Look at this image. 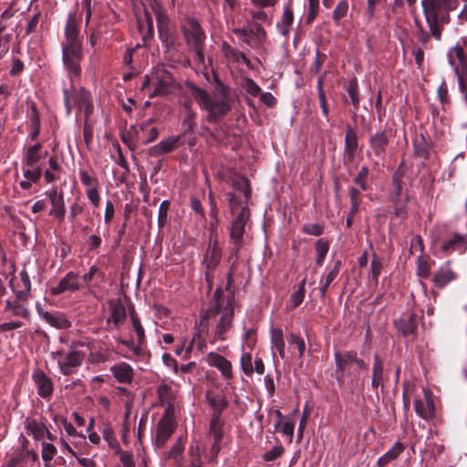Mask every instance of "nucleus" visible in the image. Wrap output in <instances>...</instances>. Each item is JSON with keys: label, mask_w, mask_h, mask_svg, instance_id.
<instances>
[{"label": "nucleus", "mask_w": 467, "mask_h": 467, "mask_svg": "<svg viewBox=\"0 0 467 467\" xmlns=\"http://www.w3.org/2000/svg\"><path fill=\"white\" fill-rule=\"evenodd\" d=\"M108 304L109 316L107 325L112 324L115 328H119L127 318L126 307L119 298L110 299Z\"/></svg>", "instance_id": "obj_12"}, {"label": "nucleus", "mask_w": 467, "mask_h": 467, "mask_svg": "<svg viewBox=\"0 0 467 467\" xmlns=\"http://www.w3.org/2000/svg\"><path fill=\"white\" fill-rule=\"evenodd\" d=\"M57 448L47 442H42V459L44 462H50L57 454Z\"/></svg>", "instance_id": "obj_62"}, {"label": "nucleus", "mask_w": 467, "mask_h": 467, "mask_svg": "<svg viewBox=\"0 0 467 467\" xmlns=\"http://www.w3.org/2000/svg\"><path fill=\"white\" fill-rule=\"evenodd\" d=\"M241 367L243 372L246 376H251L254 373V367L252 363V354L249 352L244 353L241 357Z\"/></svg>", "instance_id": "obj_57"}, {"label": "nucleus", "mask_w": 467, "mask_h": 467, "mask_svg": "<svg viewBox=\"0 0 467 467\" xmlns=\"http://www.w3.org/2000/svg\"><path fill=\"white\" fill-rule=\"evenodd\" d=\"M422 318V315L415 312H404L399 318L395 319L393 324L395 328L405 337H416L418 334V325Z\"/></svg>", "instance_id": "obj_7"}, {"label": "nucleus", "mask_w": 467, "mask_h": 467, "mask_svg": "<svg viewBox=\"0 0 467 467\" xmlns=\"http://www.w3.org/2000/svg\"><path fill=\"white\" fill-rule=\"evenodd\" d=\"M79 179L81 183L88 189L91 187H99V181L96 177L91 176L86 170L80 169L78 171Z\"/></svg>", "instance_id": "obj_52"}, {"label": "nucleus", "mask_w": 467, "mask_h": 467, "mask_svg": "<svg viewBox=\"0 0 467 467\" xmlns=\"http://www.w3.org/2000/svg\"><path fill=\"white\" fill-rule=\"evenodd\" d=\"M287 340L290 345L296 346V348L298 350L299 358H302L304 356L305 350H306V344H305V340L303 339V337H301L300 336H298L296 334H290L287 337Z\"/></svg>", "instance_id": "obj_55"}, {"label": "nucleus", "mask_w": 467, "mask_h": 467, "mask_svg": "<svg viewBox=\"0 0 467 467\" xmlns=\"http://www.w3.org/2000/svg\"><path fill=\"white\" fill-rule=\"evenodd\" d=\"M250 218V210L247 206H243L233 220L230 226V240L244 241V232L247 221Z\"/></svg>", "instance_id": "obj_10"}, {"label": "nucleus", "mask_w": 467, "mask_h": 467, "mask_svg": "<svg viewBox=\"0 0 467 467\" xmlns=\"http://www.w3.org/2000/svg\"><path fill=\"white\" fill-rule=\"evenodd\" d=\"M85 355L82 351L72 350L62 359L58 360L60 371L65 376H69L79 368L84 360Z\"/></svg>", "instance_id": "obj_13"}, {"label": "nucleus", "mask_w": 467, "mask_h": 467, "mask_svg": "<svg viewBox=\"0 0 467 467\" xmlns=\"http://www.w3.org/2000/svg\"><path fill=\"white\" fill-rule=\"evenodd\" d=\"M344 88L348 92L350 103L354 108V114H356L358 109H359L360 101L358 79L356 78L349 79L348 83L344 85Z\"/></svg>", "instance_id": "obj_30"}, {"label": "nucleus", "mask_w": 467, "mask_h": 467, "mask_svg": "<svg viewBox=\"0 0 467 467\" xmlns=\"http://www.w3.org/2000/svg\"><path fill=\"white\" fill-rule=\"evenodd\" d=\"M457 0H422L423 15L431 35L440 41L443 26L448 24V12L456 6Z\"/></svg>", "instance_id": "obj_4"}, {"label": "nucleus", "mask_w": 467, "mask_h": 467, "mask_svg": "<svg viewBox=\"0 0 467 467\" xmlns=\"http://www.w3.org/2000/svg\"><path fill=\"white\" fill-rule=\"evenodd\" d=\"M326 58H327V55L321 53L319 49H317L316 50V57L310 67L311 72L314 74H317L320 71L322 65L324 64Z\"/></svg>", "instance_id": "obj_63"}, {"label": "nucleus", "mask_w": 467, "mask_h": 467, "mask_svg": "<svg viewBox=\"0 0 467 467\" xmlns=\"http://www.w3.org/2000/svg\"><path fill=\"white\" fill-rule=\"evenodd\" d=\"M152 11L156 17L159 37L165 47L166 51L175 48L177 33L174 25L167 16L164 9L159 5H152Z\"/></svg>", "instance_id": "obj_6"}, {"label": "nucleus", "mask_w": 467, "mask_h": 467, "mask_svg": "<svg viewBox=\"0 0 467 467\" xmlns=\"http://www.w3.org/2000/svg\"><path fill=\"white\" fill-rule=\"evenodd\" d=\"M389 144V139L385 130L377 131L368 139L369 148L378 158H383L386 155Z\"/></svg>", "instance_id": "obj_17"}, {"label": "nucleus", "mask_w": 467, "mask_h": 467, "mask_svg": "<svg viewBox=\"0 0 467 467\" xmlns=\"http://www.w3.org/2000/svg\"><path fill=\"white\" fill-rule=\"evenodd\" d=\"M186 87L201 109L207 111L205 120L208 123L215 124L220 122L232 110L229 88L218 78H216L213 97L192 82L188 81Z\"/></svg>", "instance_id": "obj_2"}, {"label": "nucleus", "mask_w": 467, "mask_h": 467, "mask_svg": "<svg viewBox=\"0 0 467 467\" xmlns=\"http://www.w3.org/2000/svg\"><path fill=\"white\" fill-rule=\"evenodd\" d=\"M431 264L430 262L419 255L417 259V275L421 278H428L431 275Z\"/></svg>", "instance_id": "obj_50"}, {"label": "nucleus", "mask_w": 467, "mask_h": 467, "mask_svg": "<svg viewBox=\"0 0 467 467\" xmlns=\"http://www.w3.org/2000/svg\"><path fill=\"white\" fill-rule=\"evenodd\" d=\"M393 208V215L400 220H406L408 218V202H410V195L405 192L404 195L400 196H389Z\"/></svg>", "instance_id": "obj_23"}, {"label": "nucleus", "mask_w": 467, "mask_h": 467, "mask_svg": "<svg viewBox=\"0 0 467 467\" xmlns=\"http://www.w3.org/2000/svg\"><path fill=\"white\" fill-rule=\"evenodd\" d=\"M153 85L154 89L150 94V98L166 96L172 93L176 88V80L171 72L161 71L157 73Z\"/></svg>", "instance_id": "obj_8"}, {"label": "nucleus", "mask_w": 467, "mask_h": 467, "mask_svg": "<svg viewBox=\"0 0 467 467\" xmlns=\"http://www.w3.org/2000/svg\"><path fill=\"white\" fill-rule=\"evenodd\" d=\"M423 252L424 244L422 238L420 235L413 236L410 240V254H415L419 253V255L422 256Z\"/></svg>", "instance_id": "obj_58"}, {"label": "nucleus", "mask_w": 467, "mask_h": 467, "mask_svg": "<svg viewBox=\"0 0 467 467\" xmlns=\"http://www.w3.org/2000/svg\"><path fill=\"white\" fill-rule=\"evenodd\" d=\"M336 370L335 377L339 384L344 382L346 377L350 376V368L353 363L352 350L339 352L334 354Z\"/></svg>", "instance_id": "obj_9"}, {"label": "nucleus", "mask_w": 467, "mask_h": 467, "mask_svg": "<svg viewBox=\"0 0 467 467\" xmlns=\"http://www.w3.org/2000/svg\"><path fill=\"white\" fill-rule=\"evenodd\" d=\"M324 229L325 226L322 223H305L301 231L308 235L319 236L324 233Z\"/></svg>", "instance_id": "obj_54"}, {"label": "nucleus", "mask_w": 467, "mask_h": 467, "mask_svg": "<svg viewBox=\"0 0 467 467\" xmlns=\"http://www.w3.org/2000/svg\"><path fill=\"white\" fill-rule=\"evenodd\" d=\"M195 119H196L195 111L185 112L184 118L182 122V132L181 135H182V137L187 136L188 134L193 133L194 129L196 127Z\"/></svg>", "instance_id": "obj_42"}, {"label": "nucleus", "mask_w": 467, "mask_h": 467, "mask_svg": "<svg viewBox=\"0 0 467 467\" xmlns=\"http://www.w3.org/2000/svg\"><path fill=\"white\" fill-rule=\"evenodd\" d=\"M342 261L337 260L334 263L333 267L328 271L327 275L325 276V280H323L325 283L331 285L335 279L337 277L341 268H342Z\"/></svg>", "instance_id": "obj_59"}, {"label": "nucleus", "mask_w": 467, "mask_h": 467, "mask_svg": "<svg viewBox=\"0 0 467 467\" xmlns=\"http://www.w3.org/2000/svg\"><path fill=\"white\" fill-rule=\"evenodd\" d=\"M182 33L189 49L194 52L201 63H203L206 35L200 23L194 18L188 19L187 26H183Z\"/></svg>", "instance_id": "obj_5"}, {"label": "nucleus", "mask_w": 467, "mask_h": 467, "mask_svg": "<svg viewBox=\"0 0 467 467\" xmlns=\"http://www.w3.org/2000/svg\"><path fill=\"white\" fill-rule=\"evenodd\" d=\"M65 40L61 44L62 62L71 80L80 78L82 68L80 63L84 59L82 39L79 36V28L74 14H69L67 19Z\"/></svg>", "instance_id": "obj_3"}, {"label": "nucleus", "mask_w": 467, "mask_h": 467, "mask_svg": "<svg viewBox=\"0 0 467 467\" xmlns=\"http://www.w3.org/2000/svg\"><path fill=\"white\" fill-rule=\"evenodd\" d=\"M27 118L28 129L30 130V132L28 134V140H36L40 134L41 121L38 109L34 102H32L29 106Z\"/></svg>", "instance_id": "obj_25"}, {"label": "nucleus", "mask_w": 467, "mask_h": 467, "mask_svg": "<svg viewBox=\"0 0 467 467\" xmlns=\"http://www.w3.org/2000/svg\"><path fill=\"white\" fill-rule=\"evenodd\" d=\"M33 379L37 387V393L43 399L50 398L54 388L50 378H48L42 370L35 371Z\"/></svg>", "instance_id": "obj_21"}, {"label": "nucleus", "mask_w": 467, "mask_h": 467, "mask_svg": "<svg viewBox=\"0 0 467 467\" xmlns=\"http://www.w3.org/2000/svg\"><path fill=\"white\" fill-rule=\"evenodd\" d=\"M223 422L222 421L221 418L219 419H211L210 421V433L213 437V440L217 442H222L223 438Z\"/></svg>", "instance_id": "obj_45"}, {"label": "nucleus", "mask_w": 467, "mask_h": 467, "mask_svg": "<svg viewBox=\"0 0 467 467\" xmlns=\"http://www.w3.org/2000/svg\"><path fill=\"white\" fill-rule=\"evenodd\" d=\"M206 361L211 367L219 369L225 379L233 378L232 364L223 356L215 352H210L206 357Z\"/></svg>", "instance_id": "obj_18"}, {"label": "nucleus", "mask_w": 467, "mask_h": 467, "mask_svg": "<svg viewBox=\"0 0 467 467\" xmlns=\"http://www.w3.org/2000/svg\"><path fill=\"white\" fill-rule=\"evenodd\" d=\"M182 135L170 136L160 141L158 144L150 147L147 153L150 157H159L161 155L170 153L182 145Z\"/></svg>", "instance_id": "obj_15"}, {"label": "nucleus", "mask_w": 467, "mask_h": 467, "mask_svg": "<svg viewBox=\"0 0 467 467\" xmlns=\"http://www.w3.org/2000/svg\"><path fill=\"white\" fill-rule=\"evenodd\" d=\"M42 317L47 323L57 329H67L71 327V322L62 313L46 311L42 314Z\"/></svg>", "instance_id": "obj_29"}, {"label": "nucleus", "mask_w": 467, "mask_h": 467, "mask_svg": "<svg viewBox=\"0 0 467 467\" xmlns=\"http://www.w3.org/2000/svg\"><path fill=\"white\" fill-rule=\"evenodd\" d=\"M457 278L456 272L451 268V261L442 264L435 272L432 277L434 285L439 288H444L448 284Z\"/></svg>", "instance_id": "obj_16"}, {"label": "nucleus", "mask_w": 467, "mask_h": 467, "mask_svg": "<svg viewBox=\"0 0 467 467\" xmlns=\"http://www.w3.org/2000/svg\"><path fill=\"white\" fill-rule=\"evenodd\" d=\"M284 452H285L284 446L282 444H278V445L275 446L272 450L266 451L263 455V459L265 462H273V461L276 460L277 458H279L280 456H282Z\"/></svg>", "instance_id": "obj_60"}, {"label": "nucleus", "mask_w": 467, "mask_h": 467, "mask_svg": "<svg viewBox=\"0 0 467 467\" xmlns=\"http://www.w3.org/2000/svg\"><path fill=\"white\" fill-rule=\"evenodd\" d=\"M414 154L427 160L429 158V145L423 136L420 139H416L413 141Z\"/></svg>", "instance_id": "obj_46"}, {"label": "nucleus", "mask_w": 467, "mask_h": 467, "mask_svg": "<svg viewBox=\"0 0 467 467\" xmlns=\"http://www.w3.org/2000/svg\"><path fill=\"white\" fill-rule=\"evenodd\" d=\"M209 405L213 409L212 418L219 419L223 411L228 407V401L224 397H207Z\"/></svg>", "instance_id": "obj_36"}, {"label": "nucleus", "mask_w": 467, "mask_h": 467, "mask_svg": "<svg viewBox=\"0 0 467 467\" xmlns=\"http://www.w3.org/2000/svg\"><path fill=\"white\" fill-rule=\"evenodd\" d=\"M235 190L244 193L246 200L251 197L252 190L249 180L245 177H239L234 181Z\"/></svg>", "instance_id": "obj_48"}, {"label": "nucleus", "mask_w": 467, "mask_h": 467, "mask_svg": "<svg viewBox=\"0 0 467 467\" xmlns=\"http://www.w3.org/2000/svg\"><path fill=\"white\" fill-rule=\"evenodd\" d=\"M184 441L182 437H178L175 443L169 451V459L173 461L175 467H186V461L183 456Z\"/></svg>", "instance_id": "obj_28"}, {"label": "nucleus", "mask_w": 467, "mask_h": 467, "mask_svg": "<svg viewBox=\"0 0 467 467\" xmlns=\"http://www.w3.org/2000/svg\"><path fill=\"white\" fill-rule=\"evenodd\" d=\"M244 241H235V240H230L229 241V255H228V261L232 262V265L230 266V272H233L234 268L236 266V264L240 258V250L244 245ZM234 275V273H232Z\"/></svg>", "instance_id": "obj_35"}, {"label": "nucleus", "mask_w": 467, "mask_h": 467, "mask_svg": "<svg viewBox=\"0 0 467 467\" xmlns=\"http://www.w3.org/2000/svg\"><path fill=\"white\" fill-rule=\"evenodd\" d=\"M405 182H403V171L399 168L392 175V188L389 196H400L403 194V188Z\"/></svg>", "instance_id": "obj_38"}, {"label": "nucleus", "mask_w": 467, "mask_h": 467, "mask_svg": "<svg viewBox=\"0 0 467 467\" xmlns=\"http://www.w3.org/2000/svg\"><path fill=\"white\" fill-rule=\"evenodd\" d=\"M42 143L37 142L35 145L29 146L24 155L22 164L29 168L40 166L41 160L47 157V150H42Z\"/></svg>", "instance_id": "obj_19"}, {"label": "nucleus", "mask_w": 467, "mask_h": 467, "mask_svg": "<svg viewBox=\"0 0 467 467\" xmlns=\"http://www.w3.org/2000/svg\"><path fill=\"white\" fill-rule=\"evenodd\" d=\"M170 206L171 202L168 200L162 201L161 203L160 204L158 212V225L160 228L164 227L167 222L168 211L170 209Z\"/></svg>", "instance_id": "obj_53"}, {"label": "nucleus", "mask_w": 467, "mask_h": 467, "mask_svg": "<svg viewBox=\"0 0 467 467\" xmlns=\"http://www.w3.org/2000/svg\"><path fill=\"white\" fill-rule=\"evenodd\" d=\"M222 51L227 58H231L234 62H238L242 59L244 63L248 64L250 60L246 57V56L238 51L237 49L232 47L227 42H223L222 45Z\"/></svg>", "instance_id": "obj_41"}, {"label": "nucleus", "mask_w": 467, "mask_h": 467, "mask_svg": "<svg viewBox=\"0 0 467 467\" xmlns=\"http://www.w3.org/2000/svg\"><path fill=\"white\" fill-rule=\"evenodd\" d=\"M388 380V377L385 376L384 364L379 356L374 354L373 367H372V379L371 387L374 390H377L379 387L383 388L385 381Z\"/></svg>", "instance_id": "obj_24"}, {"label": "nucleus", "mask_w": 467, "mask_h": 467, "mask_svg": "<svg viewBox=\"0 0 467 467\" xmlns=\"http://www.w3.org/2000/svg\"><path fill=\"white\" fill-rule=\"evenodd\" d=\"M381 2L382 0H367V6L364 11L366 24L371 23L376 18L377 5Z\"/></svg>", "instance_id": "obj_49"}, {"label": "nucleus", "mask_w": 467, "mask_h": 467, "mask_svg": "<svg viewBox=\"0 0 467 467\" xmlns=\"http://www.w3.org/2000/svg\"><path fill=\"white\" fill-rule=\"evenodd\" d=\"M81 287L80 276L78 274L70 271L59 281L57 285L50 287V294L58 296L67 291H78Z\"/></svg>", "instance_id": "obj_11"}, {"label": "nucleus", "mask_w": 467, "mask_h": 467, "mask_svg": "<svg viewBox=\"0 0 467 467\" xmlns=\"http://www.w3.org/2000/svg\"><path fill=\"white\" fill-rule=\"evenodd\" d=\"M358 148V134L354 127L348 124L346 126L344 150H357Z\"/></svg>", "instance_id": "obj_37"}, {"label": "nucleus", "mask_w": 467, "mask_h": 467, "mask_svg": "<svg viewBox=\"0 0 467 467\" xmlns=\"http://www.w3.org/2000/svg\"><path fill=\"white\" fill-rule=\"evenodd\" d=\"M27 434L32 435L35 440L42 441L47 432V426L44 423H39L33 420L26 424Z\"/></svg>", "instance_id": "obj_39"}, {"label": "nucleus", "mask_w": 467, "mask_h": 467, "mask_svg": "<svg viewBox=\"0 0 467 467\" xmlns=\"http://www.w3.org/2000/svg\"><path fill=\"white\" fill-rule=\"evenodd\" d=\"M113 377L119 383L130 384L134 378V370L132 367L126 363L120 362L110 368Z\"/></svg>", "instance_id": "obj_22"}, {"label": "nucleus", "mask_w": 467, "mask_h": 467, "mask_svg": "<svg viewBox=\"0 0 467 467\" xmlns=\"http://www.w3.org/2000/svg\"><path fill=\"white\" fill-rule=\"evenodd\" d=\"M369 170L367 166H362L358 174L354 177L353 182L356 185L359 186L360 190L366 192L370 189L368 183Z\"/></svg>", "instance_id": "obj_43"}, {"label": "nucleus", "mask_w": 467, "mask_h": 467, "mask_svg": "<svg viewBox=\"0 0 467 467\" xmlns=\"http://www.w3.org/2000/svg\"><path fill=\"white\" fill-rule=\"evenodd\" d=\"M157 394L161 404L171 403L173 400L172 389L167 384H161L157 389Z\"/></svg>", "instance_id": "obj_47"}, {"label": "nucleus", "mask_w": 467, "mask_h": 467, "mask_svg": "<svg viewBox=\"0 0 467 467\" xmlns=\"http://www.w3.org/2000/svg\"><path fill=\"white\" fill-rule=\"evenodd\" d=\"M382 268L383 265L381 259L379 258L376 254H374L370 265V275L372 280L376 285L379 283V277L381 274Z\"/></svg>", "instance_id": "obj_51"}, {"label": "nucleus", "mask_w": 467, "mask_h": 467, "mask_svg": "<svg viewBox=\"0 0 467 467\" xmlns=\"http://www.w3.org/2000/svg\"><path fill=\"white\" fill-rule=\"evenodd\" d=\"M223 251H205L202 261V265L207 270H215L220 265Z\"/></svg>", "instance_id": "obj_32"}, {"label": "nucleus", "mask_w": 467, "mask_h": 467, "mask_svg": "<svg viewBox=\"0 0 467 467\" xmlns=\"http://www.w3.org/2000/svg\"><path fill=\"white\" fill-rule=\"evenodd\" d=\"M448 60L454 70L455 68L467 70V56L461 46L456 45L449 51Z\"/></svg>", "instance_id": "obj_27"}, {"label": "nucleus", "mask_w": 467, "mask_h": 467, "mask_svg": "<svg viewBox=\"0 0 467 467\" xmlns=\"http://www.w3.org/2000/svg\"><path fill=\"white\" fill-rule=\"evenodd\" d=\"M175 430V424L170 423L166 420H160L157 424L155 444L158 448H162Z\"/></svg>", "instance_id": "obj_26"}, {"label": "nucleus", "mask_w": 467, "mask_h": 467, "mask_svg": "<svg viewBox=\"0 0 467 467\" xmlns=\"http://www.w3.org/2000/svg\"><path fill=\"white\" fill-rule=\"evenodd\" d=\"M244 88L253 97H258L261 94V88L250 78H245Z\"/></svg>", "instance_id": "obj_61"}, {"label": "nucleus", "mask_w": 467, "mask_h": 467, "mask_svg": "<svg viewBox=\"0 0 467 467\" xmlns=\"http://www.w3.org/2000/svg\"><path fill=\"white\" fill-rule=\"evenodd\" d=\"M319 11V3L315 1H308V12L306 18V23L311 25L317 18Z\"/></svg>", "instance_id": "obj_64"}, {"label": "nucleus", "mask_w": 467, "mask_h": 467, "mask_svg": "<svg viewBox=\"0 0 467 467\" xmlns=\"http://www.w3.org/2000/svg\"><path fill=\"white\" fill-rule=\"evenodd\" d=\"M226 284L224 287L218 286L210 302L209 308L202 316L201 324L203 325L212 318H215L222 314L215 327L214 336L221 340L226 339V334L231 330L234 320V305L235 288L234 286V279L232 272L227 274Z\"/></svg>", "instance_id": "obj_1"}, {"label": "nucleus", "mask_w": 467, "mask_h": 467, "mask_svg": "<svg viewBox=\"0 0 467 467\" xmlns=\"http://www.w3.org/2000/svg\"><path fill=\"white\" fill-rule=\"evenodd\" d=\"M292 2V0H290ZM294 22V13L292 10L291 3L286 5L285 7L284 13L281 17V27H280V33L284 36H287L290 33L291 26Z\"/></svg>", "instance_id": "obj_33"}, {"label": "nucleus", "mask_w": 467, "mask_h": 467, "mask_svg": "<svg viewBox=\"0 0 467 467\" xmlns=\"http://www.w3.org/2000/svg\"><path fill=\"white\" fill-rule=\"evenodd\" d=\"M20 283L18 284L21 289L17 290V297L19 299H28L31 291V281L29 275L26 269H22L19 273Z\"/></svg>", "instance_id": "obj_34"}, {"label": "nucleus", "mask_w": 467, "mask_h": 467, "mask_svg": "<svg viewBox=\"0 0 467 467\" xmlns=\"http://www.w3.org/2000/svg\"><path fill=\"white\" fill-rule=\"evenodd\" d=\"M348 0L339 1L332 14V19L337 26L340 25V21L348 15Z\"/></svg>", "instance_id": "obj_44"}, {"label": "nucleus", "mask_w": 467, "mask_h": 467, "mask_svg": "<svg viewBox=\"0 0 467 467\" xmlns=\"http://www.w3.org/2000/svg\"><path fill=\"white\" fill-rule=\"evenodd\" d=\"M416 413L422 419L429 420L436 417L435 403L430 390H424V399L414 402Z\"/></svg>", "instance_id": "obj_14"}, {"label": "nucleus", "mask_w": 467, "mask_h": 467, "mask_svg": "<svg viewBox=\"0 0 467 467\" xmlns=\"http://www.w3.org/2000/svg\"><path fill=\"white\" fill-rule=\"evenodd\" d=\"M130 315L139 345H144L146 341L145 331L134 308L130 310Z\"/></svg>", "instance_id": "obj_40"}, {"label": "nucleus", "mask_w": 467, "mask_h": 467, "mask_svg": "<svg viewBox=\"0 0 467 467\" xmlns=\"http://www.w3.org/2000/svg\"><path fill=\"white\" fill-rule=\"evenodd\" d=\"M404 449L405 446L401 442H396L391 449L379 458L377 462L378 467L387 466L391 461L397 459Z\"/></svg>", "instance_id": "obj_31"}, {"label": "nucleus", "mask_w": 467, "mask_h": 467, "mask_svg": "<svg viewBox=\"0 0 467 467\" xmlns=\"http://www.w3.org/2000/svg\"><path fill=\"white\" fill-rule=\"evenodd\" d=\"M41 166H35L34 168L24 169V177L34 183L37 182L42 176Z\"/></svg>", "instance_id": "obj_56"}, {"label": "nucleus", "mask_w": 467, "mask_h": 467, "mask_svg": "<svg viewBox=\"0 0 467 467\" xmlns=\"http://www.w3.org/2000/svg\"><path fill=\"white\" fill-rule=\"evenodd\" d=\"M46 194L48 196L52 205L49 215L55 216L59 221H63L66 213L63 192H58L57 189H53L47 192Z\"/></svg>", "instance_id": "obj_20"}]
</instances>
